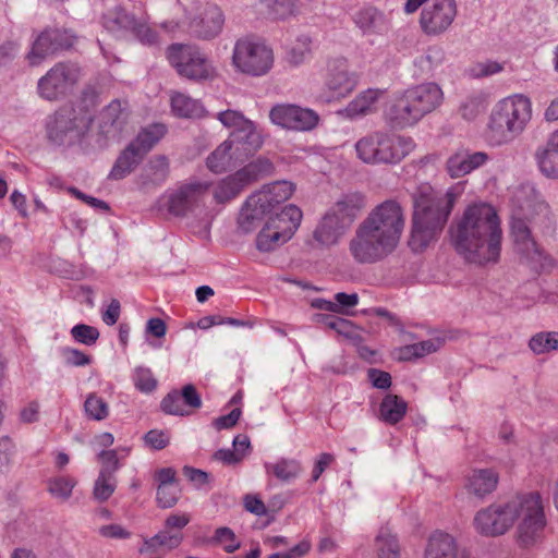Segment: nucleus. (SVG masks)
I'll return each instance as SVG.
<instances>
[{"label": "nucleus", "mask_w": 558, "mask_h": 558, "mask_svg": "<svg viewBox=\"0 0 558 558\" xmlns=\"http://www.w3.org/2000/svg\"><path fill=\"white\" fill-rule=\"evenodd\" d=\"M405 226L404 211L397 201L375 206L361 221L348 242V252L360 265L385 260L399 246Z\"/></svg>", "instance_id": "nucleus-1"}, {"label": "nucleus", "mask_w": 558, "mask_h": 558, "mask_svg": "<svg viewBox=\"0 0 558 558\" xmlns=\"http://www.w3.org/2000/svg\"><path fill=\"white\" fill-rule=\"evenodd\" d=\"M451 244L468 263H497L501 251L502 231L495 208L486 203L469 206L450 227Z\"/></svg>", "instance_id": "nucleus-2"}, {"label": "nucleus", "mask_w": 558, "mask_h": 558, "mask_svg": "<svg viewBox=\"0 0 558 558\" xmlns=\"http://www.w3.org/2000/svg\"><path fill=\"white\" fill-rule=\"evenodd\" d=\"M511 236L518 253L535 272L548 269L551 258L539 247L532 235V221H549L550 208L542 194L531 185L515 190L511 198Z\"/></svg>", "instance_id": "nucleus-3"}, {"label": "nucleus", "mask_w": 558, "mask_h": 558, "mask_svg": "<svg viewBox=\"0 0 558 558\" xmlns=\"http://www.w3.org/2000/svg\"><path fill=\"white\" fill-rule=\"evenodd\" d=\"M442 101L444 92L437 83L416 84L393 94L384 108V120L395 130L412 128Z\"/></svg>", "instance_id": "nucleus-4"}, {"label": "nucleus", "mask_w": 558, "mask_h": 558, "mask_svg": "<svg viewBox=\"0 0 558 558\" xmlns=\"http://www.w3.org/2000/svg\"><path fill=\"white\" fill-rule=\"evenodd\" d=\"M454 195L447 192L436 195L430 187H425L414 195L409 246L413 252L424 251L442 231L452 210Z\"/></svg>", "instance_id": "nucleus-5"}, {"label": "nucleus", "mask_w": 558, "mask_h": 558, "mask_svg": "<svg viewBox=\"0 0 558 558\" xmlns=\"http://www.w3.org/2000/svg\"><path fill=\"white\" fill-rule=\"evenodd\" d=\"M550 507L538 492L517 494L509 501L478 511L474 523H547Z\"/></svg>", "instance_id": "nucleus-6"}, {"label": "nucleus", "mask_w": 558, "mask_h": 558, "mask_svg": "<svg viewBox=\"0 0 558 558\" xmlns=\"http://www.w3.org/2000/svg\"><path fill=\"white\" fill-rule=\"evenodd\" d=\"M532 119V102L517 94L500 100L492 111L488 129L490 140L501 145L520 135Z\"/></svg>", "instance_id": "nucleus-7"}, {"label": "nucleus", "mask_w": 558, "mask_h": 558, "mask_svg": "<svg viewBox=\"0 0 558 558\" xmlns=\"http://www.w3.org/2000/svg\"><path fill=\"white\" fill-rule=\"evenodd\" d=\"M357 158L366 165H396L415 147L411 137L375 131L355 143Z\"/></svg>", "instance_id": "nucleus-8"}, {"label": "nucleus", "mask_w": 558, "mask_h": 558, "mask_svg": "<svg viewBox=\"0 0 558 558\" xmlns=\"http://www.w3.org/2000/svg\"><path fill=\"white\" fill-rule=\"evenodd\" d=\"M365 206L364 196L350 193L338 199L324 215L314 231V238L323 245L330 246L344 235Z\"/></svg>", "instance_id": "nucleus-9"}, {"label": "nucleus", "mask_w": 558, "mask_h": 558, "mask_svg": "<svg viewBox=\"0 0 558 558\" xmlns=\"http://www.w3.org/2000/svg\"><path fill=\"white\" fill-rule=\"evenodd\" d=\"M302 217L295 205H287L280 213L269 216L256 235V248L269 253L286 244L299 229Z\"/></svg>", "instance_id": "nucleus-10"}, {"label": "nucleus", "mask_w": 558, "mask_h": 558, "mask_svg": "<svg viewBox=\"0 0 558 558\" xmlns=\"http://www.w3.org/2000/svg\"><path fill=\"white\" fill-rule=\"evenodd\" d=\"M208 191V181L190 179L175 190L165 193L159 202L174 217L197 216L205 207Z\"/></svg>", "instance_id": "nucleus-11"}, {"label": "nucleus", "mask_w": 558, "mask_h": 558, "mask_svg": "<svg viewBox=\"0 0 558 558\" xmlns=\"http://www.w3.org/2000/svg\"><path fill=\"white\" fill-rule=\"evenodd\" d=\"M92 117L73 108H61L47 121V136L56 145L80 142L90 128Z\"/></svg>", "instance_id": "nucleus-12"}, {"label": "nucleus", "mask_w": 558, "mask_h": 558, "mask_svg": "<svg viewBox=\"0 0 558 558\" xmlns=\"http://www.w3.org/2000/svg\"><path fill=\"white\" fill-rule=\"evenodd\" d=\"M274 61L272 49L260 40L242 38L234 45L232 64L243 74L264 76L271 70Z\"/></svg>", "instance_id": "nucleus-13"}, {"label": "nucleus", "mask_w": 558, "mask_h": 558, "mask_svg": "<svg viewBox=\"0 0 558 558\" xmlns=\"http://www.w3.org/2000/svg\"><path fill=\"white\" fill-rule=\"evenodd\" d=\"M81 78V68L73 62H58L37 84V90L41 98L58 100L68 95Z\"/></svg>", "instance_id": "nucleus-14"}, {"label": "nucleus", "mask_w": 558, "mask_h": 558, "mask_svg": "<svg viewBox=\"0 0 558 558\" xmlns=\"http://www.w3.org/2000/svg\"><path fill=\"white\" fill-rule=\"evenodd\" d=\"M168 60L177 72L189 80H206L209 65L205 53L192 45L173 44L168 48Z\"/></svg>", "instance_id": "nucleus-15"}, {"label": "nucleus", "mask_w": 558, "mask_h": 558, "mask_svg": "<svg viewBox=\"0 0 558 558\" xmlns=\"http://www.w3.org/2000/svg\"><path fill=\"white\" fill-rule=\"evenodd\" d=\"M268 117L274 125L293 132H310L319 123V114L315 110L294 104H276Z\"/></svg>", "instance_id": "nucleus-16"}, {"label": "nucleus", "mask_w": 558, "mask_h": 558, "mask_svg": "<svg viewBox=\"0 0 558 558\" xmlns=\"http://www.w3.org/2000/svg\"><path fill=\"white\" fill-rule=\"evenodd\" d=\"M458 14L456 0H428L420 14L418 24L427 36H440L453 24Z\"/></svg>", "instance_id": "nucleus-17"}, {"label": "nucleus", "mask_w": 558, "mask_h": 558, "mask_svg": "<svg viewBox=\"0 0 558 558\" xmlns=\"http://www.w3.org/2000/svg\"><path fill=\"white\" fill-rule=\"evenodd\" d=\"M357 80V74L350 71L344 58L328 61L324 76V99L332 101L347 97L355 89Z\"/></svg>", "instance_id": "nucleus-18"}, {"label": "nucleus", "mask_w": 558, "mask_h": 558, "mask_svg": "<svg viewBox=\"0 0 558 558\" xmlns=\"http://www.w3.org/2000/svg\"><path fill=\"white\" fill-rule=\"evenodd\" d=\"M71 46L64 32L48 28L43 31L34 40L31 51L27 54L29 64H40L46 58Z\"/></svg>", "instance_id": "nucleus-19"}, {"label": "nucleus", "mask_w": 558, "mask_h": 558, "mask_svg": "<svg viewBox=\"0 0 558 558\" xmlns=\"http://www.w3.org/2000/svg\"><path fill=\"white\" fill-rule=\"evenodd\" d=\"M154 480L157 483L156 500L158 506L163 509L173 507L182 494L175 469L171 466L158 469L154 474Z\"/></svg>", "instance_id": "nucleus-20"}, {"label": "nucleus", "mask_w": 558, "mask_h": 558, "mask_svg": "<svg viewBox=\"0 0 558 558\" xmlns=\"http://www.w3.org/2000/svg\"><path fill=\"white\" fill-rule=\"evenodd\" d=\"M202 405V399L195 387L191 384L185 385L181 391L172 390L161 400V410L169 415H189L185 407L198 409Z\"/></svg>", "instance_id": "nucleus-21"}, {"label": "nucleus", "mask_w": 558, "mask_h": 558, "mask_svg": "<svg viewBox=\"0 0 558 558\" xmlns=\"http://www.w3.org/2000/svg\"><path fill=\"white\" fill-rule=\"evenodd\" d=\"M128 102L113 99L106 106L99 116V131L106 140L118 138L126 122Z\"/></svg>", "instance_id": "nucleus-22"}, {"label": "nucleus", "mask_w": 558, "mask_h": 558, "mask_svg": "<svg viewBox=\"0 0 558 558\" xmlns=\"http://www.w3.org/2000/svg\"><path fill=\"white\" fill-rule=\"evenodd\" d=\"M272 211L262 202L260 197H257L252 193L243 203L239 216H238V228L243 233H251L256 230L260 223L271 216Z\"/></svg>", "instance_id": "nucleus-23"}, {"label": "nucleus", "mask_w": 558, "mask_h": 558, "mask_svg": "<svg viewBox=\"0 0 558 558\" xmlns=\"http://www.w3.org/2000/svg\"><path fill=\"white\" fill-rule=\"evenodd\" d=\"M487 160L488 156L484 151L461 148L447 159L446 169L451 178H462L482 167Z\"/></svg>", "instance_id": "nucleus-24"}, {"label": "nucleus", "mask_w": 558, "mask_h": 558, "mask_svg": "<svg viewBox=\"0 0 558 558\" xmlns=\"http://www.w3.org/2000/svg\"><path fill=\"white\" fill-rule=\"evenodd\" d=\"M182 525H168L158 534L144 538L143 545L140 547L141 554L153 555L170 551L177 548L183 538L181 531Z\"/></svg>", "instance_id": "nucleus-25"}, {"label": "nucleus", "mask_w": 558, "mask_h": 558, "mask_svg": "<svg viewBox=\"0 0 558 558\" xmlns=\"http://www.w3.org/2000/svg\"><path fill=\"white\" fill-rule=\"evenodd\" d=\"M229 138L244 159L257 151L264 144L263 133L252 120L241 129L232 131Z\"/></svg>", "instance_id": "nucleus-26"}, {"label": "nucleus", "mask_w": 558, "mask_h": 558, "mask_svg": "<svg viewBox=\"0 0 558 558\" xmlns=\"http://www.w3.org/2000/svg\"><path fill=\"white\" fill-rule=\"evenodd\" d=\"M354 24L363 35H385L390 31L389 19L374 7H366L353 15Z\"/></svg>", "instance_id": "nucleus-27"}, {"label": "nucleus", "mask_w": 558, "mask_h": 558, "mask_svg": "<svg viewBox=\"0 0 558 558\" xmlns=\"http://www.w3.org/2000/svg\"><path fill=\"white\" fill-rule=\"evenodd\" d=\"M539 171L549 179H558V131L549 134L546 144L535 151Z\"/></svg>", "instance_id": "nucleus-28"}, {"label": "nucleus", "mask_w": 558, "mask_h": 558, "mask_svg": "<svg viewBox=\"0 0 558 558\" xmlns=\"http://www.w3.org/2000/svg\"><path fill=\"white\" fill-rule=\"evenodd\" d=\"M424 558H468L458 550L454 538L441 531L433 533L428 539Z\"/></svg>", "instance_id": "nucleus-29"}, {"label": "nucleus", "mask_w": 558, "mask_h": 558, "mask_svg": "<svg viewBox=\"0 0 558 558\" xmlns=\"http://www.w3.org/2000/svg\"><path fill=\"white\" fill-rule=\"evenodd\" d=\"M498 482L499 475L494 469H475L469 475L465 488L470 494L483 498L497 488Z\"/></svg>", "instance_id": "nucleus-30"}, {"label": "nucleus", "mask_w": 558, "mask_h": 558, "mask_svg": "<svg viewBox=\"0 0 558 558\" xmlns=\"http://www.w3.org/2000/svg\"><path fill=\"white\" fill-rule=\"evenodd\" d=\"M294 185L288 181H277L264 185L260 190L254 192L257 197L272 211L277 206L291 197Z\"/></svg>", "instance_id": "nucleus-31"}, {"label": "nucleus", "mask_w": 558, "mask_h": 558, "mask_svg": "<svg viewBox=\"0 0 558 558\" xmlns=\"http://www.w3.org/2000/svg\"><path fill=\"white\" fill-rule=\"evenodd\" d=\"M244 160L241 153L228 137L214 151H211V171L221 172L236 167Z\"/></svg>", "instance_id": "nucleus-32"}, {"label": "nucleus", "mask_w": 558, "mask_h": 558, "mask_svg": "<svg viewBox=\"0 0 558 558\" xmlns=\"http://www.w3.org/2000/svg\"><path fill=\"white\" fill-rule=\"evenodd\" d=\"M445 57L446 53L441 46H429L414 59L415 74L417 76H433L435 71L444 63Z\"/></svg>", "instance_id": "nucleus-33"}, {"label": "nucleus", "mask_w": 558, "mask_h": 558, "mask_svg": "<svg viewBox=\"0 0 558 558\" xmlns=\"http://www.w3.org/2000/svg\"><path fill=\"white\" fill-rule=\"evenodd\" d=\"M246 187L243 179L235 171L229 174L214 185L213 195L217 203L226 204L238 197Z\"/></svg>", "instance_id": "nucleus-34"}, {"label": "nucleus", "mask_w": 558, "mask_h": 558, "mask_svg": "<svg viewBox=\"0 0 558 558\" xmlns=\"http://www.w3.org/2000/svg\"><path fill=\"white\" fill-rule=\"evenodd\" d=\"M136 22L135 16L120 5L107 11L101 17L102 26L113 34L132 32Z\"/></svg>", "instance_id": "nucleus-35"}, {"label": "nucleus", "mask_w": 558, "mask_h": 558, "mask_svg": "<svg viewBox=\"0 0 558 558\" xmlns=\"http://www.w3.org/2000/svg\"><path fill=\"white\" fill-rule=\"evenodd\" d=\"M144 156L131 143L117 158L110 173L109 179L122 180L140 165Z\"/></svg>", "instance_id": "nucleus-36"}, {"label": "nucleus", "mask_w": 558, "mask_h": 558, "mask_svg": "<svg viewBox=\"0 0 558 558\" xmlns=\"http://www.w3.org/2000/svg\"><path fill=\"white\" fill-rule=\"evenodd\" d=\"M408 403L397 395H387L379 404L378 417L389 425L399 423L405 415Z\"/></svg>", "instance_id": "nucleus-37"}, {"label": "nucleus", "mask_w": 558, "mask_h": 558, "mask_svg": "<svg viewBox=\"0 0 558 558\" xmlns=\"http://www.w3.org/2000/svg\"><path fill=\"white\" fill-rule=\"evenodd\" d=\"M233 449H219L214 458L226 465H236L241 463L251 452V442L246 435H238L233 439Z\"/></svg>", "instance_id": "nucleus-38"}, {"label": "nucleus", "mask_w": 558, "mask_h": 558, "mask_svg": "<svg viewBox=\"0 0 558 558\" xmlns=\"http://www.w3.org/2000/svg\"><path fill=\"white\" fill-rule=\"evenodd\" d=\"M172 112L180 118H199L205 113L203 105L182 93H174L171 96Z\"/></svg>", "instance_id": "nucleus-39"}, {"label": "nucleus", "mask_w": 558, "mask_h": 558, "mask_svg": "<svg viewBox=\"0 0 558 558\" xmlns=\"http://www.w3.org/2000/svg\"><path fill=\"white\" fill-rule=\"evenodd\" d=\"M166 133L167 128L165 124L155 123L142 130L131 144L145 157Z\"/></svg>", "instance_id": "nucleus-40"}, {"label": "nucleus", "mask_w": 558, "mask_h": 558, "mask_svg": "<svg viewBox=\"0 0 558 558\" xmlns=\"http://www.w3.org/2000/svg\"><path fill=\"white\" fill-rule=\"evenodd\" d=\"M381 95L379 89H367L359 94L345 108L349 117L365 116L372 112L374 105Z\"/></svg>", "instance_id": "nucleus-41"}, {"label": "nucleus", "mask_w": 558, "mask_h": 558, "mask_svg": "<svg viewBox=\"0 0 558 558\" xmlns=\"http://www.w3.org/2000/svg\"><path fill=\"white\" fill-rule=\"evenodd\" d=\"M238 172L246 186H248L253 182L264 177L270 175L274 172V165L268 158L258 157L257 159L251 161L238 170Z\"/></svg>", "instance_id": "nucleus-42"}, {"label": "nucleus", "mask_w": 558, "mask_h": 558, "mask_svg": "<svg viewBox=\"0 0 558 558\" xmlns=\"http://www.w3.org/2000/svg\"><path fill=\"white\" fill-rule=\"evenodd\" d=\"M77 482L70 475H58L47 481V490L54 499L66 501L71 496Z\"/></svg>", "instance_id": "nucleus-43"}, {"label": "nucleus", "mask_w": 558, "mask_h": 558, "mask_svg": "<svg viewBox=\"0 0 558 558\" xmlns=\"http://www.w3.org/2000/svg\"><path fill=\"white\" fill-rule=\"evenodd\" d=\"M145 179L153 184L163 183L169 175V160L163 155H157L149 159L145 169Z\"/></svg>", "instance_id": "nucleus-44"}, {"label": "nucleus", "mask_w": 558, "mask_h": 558, "mask_svg": "<svg viewBox=\"0 0 558 558\" xmlns=\"http://www.w3.org/2000/svg\"><path fill=\"white\" fill-rule=\"evenodd\" d=\"M529 348L537 355L558 351V331H542L529 341Z\"/></svg>", "instance_id": "nucleus-45"}, {"label": "nucleus", "mask_w": 558, "mask_h": 558, "mask_svg": "<svg viewBox=\"0 0 558 558\" xmlns=\"http://www.w3.org/2000/svg\"><path fill=\"white\" fill-rule=\"evenodd\" d=\"M267 472H271L278 480L289 482L298 477L302 471L301 464L293 459H281L274 464L266 465Z\"/></svg>", "instance_id": "nucleus-46"}, {"label": "nucleus", "mask_w": 558, "mask_h": 558, "mask_svg": "<svg viewBox=\"0 0 558 558\" xmlns=\"http://www.w3.org/2000/svg\"><path fill=\"white\" fill-rule=\"evenodd\" d=\"M84 412L89 420L104 421L109 415V407L101 397L93 392L84 402Z\"/></svg>", "instance_id": "nucleus-47"}, {"label": "nucleus", "mask_w": 558, "mask_h": 558, "mask_svg": "<svg viewBox=\"0 0 558 558\" xmlns=\"http://www.w3.org/2000/svg\"><path fill=\"white\" fill-rule=\"evenodd\" d=\"M379 558H400V546L395 535L383 531L376 537Z\"/></svg>", "instance_id": "nucleus-48"}, {"label": "nucleus", "mask_w": 558, "mask_h": 558, "mask_svg": "<svg viewBox=\"0 0 558 558\" xmlns=\"http://www.w3.org/2000/svg\"><path fill=\"white\" fill-rule=\"evenodd\" d=\"M116 476L107 475L105 473L99 472L98 477L95 481L93 495L95 499H97L98 501H106L112 496V494L116 490Z\"/></svg>", "instance_id": "nucleus-49"}, {"label": "nucleus", "mask_w": 558, "mask_h": 558, "mask_svg": "<svg viewBox=\"0 0 558 558\" xmlns=\"http://www.w3.org/2000/svg\"><path fill=\"white\" fill-rule=\"evenodd\" d=\"M335 300L336 303L318 300L314 305L320 310L337 312L339 307L349 308L355 306L359 302V296L356 293L347 294L344 292H339L335 295Z\"/></svg>", "instance_id": "nucleus-50"}, {"label": "nucleus", "mask_w": 558, "mask_h": 558, "mask_svg": "<svg viewBox=\"0 0 558 558\" xmlns=\"http://www.w3.org/2000/svg\"><path fill=\"white\" fill-rule=\"evenodd\" d=\"M543 525H518L515 532L517 543L522 547L535 545L543 535Z\"/></svg>", "instance_id": "nucleus-51"}, {"label": "nucleus", "mask_w": 558, "mask_h": 558, "mask_svg": "<svg viewBox=\"0 0 558 558\" xmlns=\"http://www.w3.org/2000/svg\"><path fill=\"white\" fill-rule=\"evenodd\" d=\"M318 322L326 328L336 330L339 335L351 337L353 325L350 320L338 317L332 314H324L318 316Z\"/></svg>", "instance_id": "nucleus-52"}, {"label": "nucleus", "mask_w": 558, "mask_h": 558, "mask_svg": "<svg viewBox=\"0 0 558 558\" xmlns=\"http://www.w3.org/2000/svg\"><path fill=\"white\" fill-rule=\"evenodd\" d=\"M70 332L76 342L85 345L95 344L99 338L98 329L85 324L75 325Z\"/></svg>", "instance_id": "nucleus-53"}, {"label": "nucleus", "mask_w": 558, "mask_h": 558, "mask_svg": "<svg viewBox=\"0 0 558 558\" xmlns=\"http://www.w3.org/2000/svg\"><path fill=\"white\" fill-rule=\"evenodd\" d=\"M134 385L142 392H151L156 389L157 380L148 368L137 367L134 375Z\"/></svg>", "instance_id": "nucleus-54"}, {"label": "nucleus", "mask_w": 558, "mask_h": 558, "mask_svg": "<svg viewBox=\"0 0 558 558\" xmlns=\"http://www.w3.org/2000/svg\"><path fill=\"white\" fill-rule=\"evenodd\" d=\"M217 119L228 129L236 131L241 129L250 119L235 110H226L218 113Z\"/></svg>", "instance_id": "nucleus-55"}, {"label": "nucleus", "mask_w": 558, "mask_h": 558, "mask_svg": "<svg viewBox=\"0 0 558 558\" xmlns=\"http://www.w3.org/2000/svg\"><path fill=\"white\" fill-rule=\"evenodd\" d=\"M144 442L154 450H161L170 442L169 433L160 429H150L144 435Z\"/></svg>", "instance_id": "nucleus-56"}, {"label": "nucleus", "mask_w": 558, "mask_h": 558, "mask_svg": "<svg viewBox=\"0 0 558 558\" xmlns=\"http://www.w3.org/2000/svg\"><path fill=\"white\" fill-rule=\"evenodd\" d=\"M215 538L227 553H233L240 548V542L236 539L235 534L227 526L218 529Z\"/></svg>", "instance_id": "nucleus-57"}, {"label": "nucleus", "mask_w": 558, "mask_h": 558, "mask_svg": "<svg viewBox=\"0 0 558 558\" xmlns=\"http://www.w3.org/2000/svg\"><path fill=\"white\" fill-rule=\"evenodd\" d=\"M271 14L276 19H286L291 15L295 9V0H266Z\"/></svg>", "instance_id": "nucleus-58"}, {"label": "nucleus", "mask_w": 558, "mask_h": 558, "mask_svg": "<svg viewBox=\"0 0 558 558\" xmlns=\"http://www.w3.org/2000/svg\"><path fill=\"white\" fill-rule=\"evenodd\" d=\"M98 458L100 459L102 465L100 469V473H105L107 475L114 476V473L119 470V459L116 450H102Z\"/></svg>", "instance_id": "nucleus-59"}, {"label": "nucleus", "mask_w": 558, "mask_h": 558, "mask_svg": "<svg viewBox=\"0 0 558 558\" xmlns=\"http://www.w3.org/2000/svg\"><path fill=\"white\" fill-rule=\"evenodd\" d=\"M62 356L68 365L71 366H85L90 364L92 359L89 355L84 352L73 349V348H63L61 350Z\"/></svg>", "instance_id": "nucleus-60"}, {"label": "nucleus", "mask_w": 558, "mask_h": 558, "mask_svg": "<svg viewBox=\"0 0 558 558\" xmlns=\"http://www.w3.org/2000/svg\"><path fill=\"white\" fill-rule=\"evenodd\" d=\"M502 69L504 66L499 62L487 60L476 63L471 71L474 77H485L497 74L501 72Z\"/></svg>", "instance_id": "nucleus-61"}, {"label": "nucleus", "mask_w": 558, "mask_h": 558, "mask_svg": "<svg viewBox=\"0 0 558 558\" xmlns=\"http://www.w3.org/2000/svg\"><path fill=\"white\" fill-rule=\"evenodd\" d=\"M444 344V339L433 338L417 343H413L415 351V359L423 357L427 354L438 351Z\"/></svg>", "instance_id": "nucleus-62"}, {"label": "nucleus", "mask_w": 558, "mask_h": 558, "mask_svg": "<svg viewBox=\"0 0 558 558\" xmlns=\"http://www.w3.org/2000/svg\"><path fill=\"white\" fill-rule=\"evenodd\" d=\"M484 110L483 101L478 97H470L460 107L461 114L466 120H473Z\"/></svg>", "instance_id": "nucleus-63"}, {"label": "nucleus", "mask_w": 558, "mask_h": 558, "mask_svg": "<svg viewBox=\"0 0 558 558\" xmlns=\"http://www.w3.org/2000/svg\"><path fill=\"white\" fill-rule=\"evenodd\" d=\"M135 37L144 45H154L157 43V34L147 24L136 22L132 29Z\"/></svg>", "instance_id": "nucleus-64"}]
</instances>
